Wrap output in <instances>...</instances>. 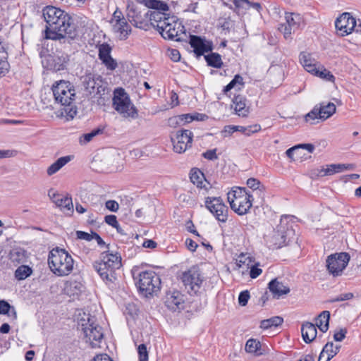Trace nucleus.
<instances>
[{
	"label": "nucleus",
	"instance_id": "5",
	"mask_svg": "<svg viewBox=\"0 0 361 361\" xmlns=\"http://www.w3.org/2000/svg\"><path fill=\"white\" fill-rule=\"evenodd\" d=\"M140 292L145 297H149L157 293L160 289L159 276L153 271H145L139 273L137 277L134 276Z\"/></svg>",
	"mask_w": 361,
	"mask_h": 361
},
{
	"label": "nucleus",
	"instance_id": "24",
	"mask_svg": "<svg viewBox=\"0 0 361 361\" xmlns=\"http://www.w3.org/2000/svg\"><path fill=\"white\" fill-rule=\"evenodd\" d=\"M234 110L240 116H246L248 114V107L246 105V99L241 95L235 96L233 99Z\"/></svg>",
	"mask_w": 361,
	"mask_h": 361
},
{
	"label": "nucleus",
	"instance_id": "62",
	"mask_svg": "<svg viewBox=\"0 0 361 361\" xmlns=\"http://www.w3.org/2000/svg\"><path fill=\"white\" fill-rule=\"evenodd\" d=\"M125 20L126 18H124L122 12L117 8L113 14V18L111 22V23H120Z\"/></svg>",
	"mask_w": 361,
	"mask_h": 361
},
{
	"label": "nucleus",
	"instance_id": "3",
	"mask_svg": "<svg viewBox=\"0 0 361 361\" xmlns=\"http://www.w3.org/2000/svg\"><path fill=\"white\" fill-rule=\"evenodd\" d=\"M109 245H106L109 249ZM121 257L109 252V250L101 254L100 259L93 263V268L106 284L113 283L116 280V271L121 267Z\"/></svg>",
	"mask_w": 361,
	"mask_h": 361
},
{
	"label": "nucleus",
	"instance_id": "31",
	"mask_svg": "<svg viewBox=\"0 0 361 361\" xmlns=\"http://www.w3.org/2000/svg\"><path fill=\"white\" fill-rule=\"evenodd\" d=\"M249 194L250 193L247 191L245 188H233L227 194L228 201L230 202V201L235 200L237 199L240 200L244 197V196H248Z\"/></svg>",
	"mask_w": 361,
	"mask_h": 361
},
{
	"label": "nucleus",
	"instance_id": "64",
	"mask_svg": "<svg viewBox=\"0 0 361 361\" xmlns=\"http://www.w3.org/2000/svg\"><path fill=\"white\" fill-rule=\"evenodd\" d=\"M105 222L114 228H117L118 224L115 215H106L104 218Z\"/></svg>",
	"mask_w": 361,
	"mask_h": 361
},
{
	"label": "nucleus",
	"instance_id": "16",
	"mask_svg": "<svg viewBox=\"0 0 361 361\" xmlns=\"http://www.w3.org/2000/svg\"><path fill=\"white\" fill-rule=\"evenodd\" d=\"M68 61V55L62 54L59 55H48L42 60L43 65L48 69L53 71L63 70Z\"/></svg>",
	"mask_w": 361,
	"mask_h": 361
},
{
	"label": "nucleus",
	"instance_id": "38",
	"mask_svg": "<svg viewBox=\"0 0 361 361\" xmlns=\"http://www.w3.org/2000/svg\"><path fill=\"white\" fill-rule=\"evenodd\" d=\"M243 78L240 75H235L233 79L224 87V92L226 94L231 90L237 87V90H240L241 87L243 85Z\"/></svg>",
	"mask_w": 361,
	"mask_h": 361
},
{
	"label": "nucleus",
	"instance_id": "7",
	"mask_svg": "<svg viewBox=\"0 0 361 361\" xmlns=\"http://www.w3.org/2000/svg\"><path fill=\"white\" fill-rule=\"evenodd\" d=\"M113 105L116 111L125 118H136L137 110L131 103L125 90L120 87L114 92Z\"/></svg>",
	"mask_w": 361,
	"mask_h": 361
},
{
	"label": "nucleus",
	"instance_id": "60",
	"mask_svg": "<svg viewBox=\"0 0 361 361\" xmlns=\"http://www.w3.org/2000/svg\"><path fill=\"white\" fill-rule=\"evenodd\" d=\"M73 157L72 156H65V157H61L60 158H59L56 161L55 163L56 164V165L58 166V167H59V169H61L62 167H63L66 164H68L69 161H71Z\"/></svg>",
	"mask_w": 361,
	"mask_h": 361
},
{
	"label": "nucleus",
	"instance_id": "55",
	"mask_svg": "<svg viewBox=\"0 0 361 361\" xmlns=\"http://www.w3.org/2000/svg\"><path fill=\"white\" fill-rule=\"evenodd\" d=\"M353 297H354V295L352 293H342V294L338 295L336 298L332 299L331 302H341V301H345V300H351L352 298H353Z\"/></svg>",
	"mask_w": 361,
	"mask_h": 361
},
{
	"label": "nucleus",
	"instance_id": "32",
	"mask_svg": "<svg viewBox=\"0 0 361 361\" xmlns=\"http://www.w3.org/2000/svg\"><path fill=\"white\" fill-rule=\"evenodd\" d=\"M204 59L209 66L219 68L223 65L221 56L218 53L212 52L211 54L204 56Z\"/></svg>",
	"mask_w": 361,
	"mask_h": 361
},
{
	"label": "nucleus",
	"instance_id": "30",
	"mask_svg": "<svg viewBox=\"0 0 361 361\" xmlns=\"http://www.w3.org/2000/svg\"><path fill=\"white\" fill-rule=\"evenodd\" d=\"M127 18L134 26L138 28H142L143 22L141 20V16L134 8H128Z\"/></svg>",
	"mask_w": 361,
	"mask_h": 361
},
{
	"label": "nucleus",
	"instance_id": "47",
	"mask_svg": "<svg viewBox=\"0 0 361 361\" xmlns=\"http://www.w3.org/2000/svg\"><path fill=\"white\" fill-rule=\"evenodd\" d=\"M103 128H97L96 129L92 130L90 133H85L82 135V137L84 139L83 142L87 143L90 142L92 138L99 134H102L103 133ZM80 142H82V139L80 138Z\"/></svg>",
	"mask_w": 361,
	"mask_h": 361
},
{
	"label": "nucleus",
	"instance_id": "56",
	"mask_svg": "<svg viewBox=\"0 0 361 361\" xmlns=\"http://www.w3.org/2000/svg\"><path fill=\"white\" fill-rule=\"evenodd\" d=\"M346 334H347L346 329H340L338 331H335V333L334 334V341H337V342L342 341L345 338Z\"/></svg>",
	"mask_w": 361,
	"mask_h": 361
},
{
	"label": "nucleus",
	"instance_id": "42",
	"mask_svg": "<svg viewBox=\"0 0 361 361\" xmlns=\"http://www.w3.org/2000/svg\"><path fill=\"white\" fill-rule=\"evenodd\" d=\"M190 178L191 182L197 187L200 184L203 183V180H204L205 178L200 170L196 169L195 171L192 170Z\"/></svg>",
	"mask_w": 361,
	"mask_h": 361
},
{
	"label": "nucleus",
	"instance_id": "29",
	"mask_svg": "<svg viewBox=\"0 0 361 361\" xmlns=\"http://www.w3.org/2000/svg\"><path fill=\"white\" fill-rule=\"evenodd\" d=\"M286 24H288L290 28L293 29V32H295L300 27L302 24H303L302 16L298 13H286Z\"/></svg>",
	"mask_w": 361,
	"mask_h": 361
},
{
	"label": "nucleus",
	"instance_id": "18",
	"mask_svg": "<svg viewBox=\"0 0 361 361\" xmlns=\"http://www.w3.org/2000/svg\"><path fill=\"white\" fill-rule=\"evenodd\" d=\"M253 197L251 194L242 199L230 201L231 208L238 215L247 214L252 205Z\"/></svg>",
	"mask_w": 361,
	"mask_h": 361
},
{
	"label": "nucleus",
	"instance_id": "1",
	"mask_svg": "<svg viewBox=\"0 0 361 361\" xmlns=\"http://www.w3.org/2000/svg\"><path fill=\"white\" fill-rule=\"evenodd\" d=\"M42 15L47 23L45 38L52 40L68 39V42L75 38L77 31L71 16L64 11L55 6L44 8Z\"/></svg>",
	"mask_w": 361,
	"mask_h": 361
},
{
	"label": "nucleus",
	"instance_id": "17",
	"mask_svg": "<svg viewBox=\"0 0 361 361\" xmlns=\"http://www.w3.org/2000/svg\"><path fill=\"white\" fill-rule=\"evenodd\" d=\"M189 43L197 56H202L204 53L212 50V43L200 36L190 35Z\"/></svg>",
	"mask_w": 361,
	"mask_h": 361
},
{
	"label": "nucleus",
	"instance_id": "23",
	"mask_svg": "<svg viewBox=\"0 0 361 361\" xmlns=\"http://www.w3.org/2000/svg\"><path fill=\"white\" fill-rule=\"evenodd\" d=\"M269 288L273 293L274 297L276 298H279L281 295L290 292V288L277 279H273L269 282Z\"/></svg>",
	"mask_w": 361,
	"mask_h": 361
},
{
	"label": "nucleus",
	"instance_id": "57",
	"mask_svg": "<svg viewBox=\"0 0 361 361\" xmlns=\"http://www.w3.org/2000/svg\"><path fill=\"white\" fill-rule=\"evenodd\" d=\"M323 173H324V167H322L321 169L317 168V169H311L309 171V176L311 178L315 179L319 177L324 176V174H323Z\"/></svg>",
	"mask_w": 361,
	"mask_h": 361
},
{
	"label": "nucleus",
	"instance_id": "10",
	"mask_svg": "<svg viewBox=\"0 0 361 361\" xmlns=\"http://www.w3.org/2000/svg\"><path fill=\"white\" fill-rule=\"evenodd\" d=\"M181 279L190 295L197 294L199 292L203 280L200 271L197 268L192 267L183 272Z\"/></svg>",
	"mask_w": 361,
	"mask_h": 361
},
{
	"label": "nucleus",
	"instance_id": "54",
	"mask_svg": "<svg viewBox=\"0 0 361 361\" xmlns=\"http://www.w3.org/2000/svg\"><path fill=\"white\" fill-rule=\"evenodd\" d=\"M94 233L95 232H92L91 233H86L85 231H76V236L77 238L80 240H85L87 241H91L92 239H94Z\"/></svg>",
	"mask_w": 361,
	"mask_h": 361
},
{
	"label": "nucleus",
	"instance_id": "46",
	"mask_svg": "<svg viewBox=\"0 0 361 361\" xmlns=\"http://www.w3.org/2000/svg\"><path fill=\"white\" fill-rule=\"evenodd\" d=\"M235 6L234 11L238 12L240 10H247L250 8V1L249 0H232Z\"/></svg>",
	"mask_w": 361,
	"mask_h": 361
},
{
	"label": "nucleus",
	"instance_id": "6",
	"mask_svg": "<svg viewBox=\"0 0 361 361\" xmlns=\"http://www.w3.org/2000/svg\"><path fill=\"white\" fill-rule=\"evenodd\" d=\"M78 325L81 327L84 336L86 338V341L90 342L92 348H96L99 345V343L103 338L102 328L95 324L94 317L90 314L84 313V317L80 319Z\"/></svg>",
	"mask_w": 361,
	"mask_h": 361
},
{
	"label": "nucleus",
	"instance_id": "36",
	"mask_svg": "<svg viewBox=\"0 0 361 361\" xmlns=\"http://www.w3.org/2000/svg\"><path fill=\"white\" fill-rule=\"evenodd\" d=\"M26 257V252L20 247L13 248L10 252V259L14 262H22Z\"/></svg>",
	"mask_w": 361,
	"mask_h": 361
},
{
	"label": "nucleus",
	"instance_id": "63",
	"mask_svg": "<svg viewBox=\"0 0 361 361\" xmlns=\"http://www.w3.org/2000/svg\"><path fill=\"white\" fill-rule=\"evenodd\" d=\"M168 124L172 128H176L178 126L183 125L179 115L169 118L168 120Z\"/></svg>",
	"mask_w": 361,
	"mask_h": 361
},
{
	"label": "nucleus",
	"instance_id": "4",
	"mask_svg": "<svg viewBox=\"0 0 361 361\" xmlns=\"http://www.w3.org/2000/svg\"><path fill=\"white\" fill-rule=\"evenodd\" d=\"M48 264L51 271L58 276L69 275L73 269L74 261L71 255L64 249H52L48 257Z\"/></svg>",
	"mask_w": 361,
	"mask_h": 361
},
{
	"label": "nucleus",
	"instance_id": "14",
	"mask_svg": "<svg viewBox=\"0 0 361 361\" xmlns=\"http://www.w3.org/2000/svg\"><path fill=\"white\" fill-rule=\"evenodd\" d=\"M82 80L85 90L90 94H102V92H104L101 75L90 73L84 75Z\"/></svg>",
	"mask_w": 361,
	"mask_h": 361
},
{
	"label": "nucleus",
	"instance_id": "34",
	"mask_svg": "<svg viewBox=\"0 0 361 361\" xmlns=\"http://www.w3.org/2000/svg\"><path fill=\"white\" fill-rule=\"evenodd\" d=\"M145 5L154 11H169V7L166 3L159 0H143Z\"/></svg>",
	"mask_w": 361,
	"mask_h": 361
},
{
	"label": "nucleus",
	"instance_id": "52",
	"mask_svg": "<svg viewBox=\"0 0 361 361\" xmlns=\"http://www.w3.org/2000/svg\"><path fill=\"white\" fill-rule=\"evenodd\" d=\"M9 64L6 61V57L0 59V78L4 76L8 71Z\"/></svg>",
	"mask_w": 361,
	"mask_h": 361
},
{
	"label": "nucleus",
	"instance_id": "9",
	"mask_svg": "<svg viewBox=\"0 0 361 361\" xmlns=\"http://www.w3.org/2000/svg\"><path fill=\"white\" fill-rule=\"evenodd\" d=\"M350 260L347 252H340L329 255L326 259V268L334 276L341 274Z\"/></svg>",
	"mask_w": 361,
	"mask_h": 361
},
{
	"label": "nucleus",
	"instance_id": "2",
	"mask_svg": "<svg viewBox=\"0 0 361 361\" xmlns=\"http://www.w3.org/2000/svg\"><path fill=\"white\" fill-rule=\"evenodd\" d=\"M52 92L55 102L63 106V111L66 116L73 118L77 114L74 86L69 81L60 80L53 85Z\"/></svg>",
	"mask_w": 361,
	"mask_h": 361
},
{
	"label": "nucleus",
	"instance_id": "41",
	"mask_svg": "<svg viewBox=\"0 0 361 361\" xmlns=\"http://www.w3.org/2000/svg\"><path fill=\"white\" fill-rule=\"evenodd\" d=\"M260 348V342L253 338L249 339L245 344V350L250 353L260 354L258 353Z\"/></svg>",
	"mask_w": 361,
	"mask_h": 361
},
{
	"label": "nucleus",
	"instance_id": "35",
	"mask_svg": "<svg viewBox=\"0 0 361 361\" xmlns=\"http://www.w3.org/2000/svg\"><path fill=\"white\" fill-rule=\"evenodd\" d=\"M318 108L321 109L322 120L323 121L327 119L336 112V106L331 102L326 105L320 104Z\"/></svg>",
	"mask_w": 361,
	"mask_h": 361
},
{
	"label": "nucleus",
	"instance_id": "28",
	"mask_svg": "<svg viewBox=\"0 0 361 361\" xmlns=\"http://www.w3.org/2000/svg\"><path fill=\"white\" fill-rule=\"evenodd\" d=\"M336 355V350H334V343L328 342L319 354L318 361H329Z\"/></svg>",
	"mask_w": 361,
	"mask_h": 361
},
{
	"label": "nucleus",
	"instance_id": "26",
	"mask_svg": "<svg viewBox=\"0 0 361 361\" xmlns=\"http://www.w3.org/2000/svg\"><path fill=\"white\" fill-rule=\"evenodd\" d=\"M54 204L66 214H69L73 212L72 198L69 196L60 195V197L56 199Z\"/></svg>",
	"mask_w": 361,
	"mask_h": 361
},
{
	"label": "nucleus",
	"instance_id": "58",
	"mask_svg": "<svg viewBox=\"0 0 361 361\" xmlns=\"http://www.w3.org/2000/svg\"><path fill=\"white\" fill-rule=\"evenodd\" d=\"M202 157L211 161L218 159V156L216 154V149L206 151L202 154Z\"/></svg>",
	"mask_w": 361,
	"mask_h": 361
},
{
	"label": "nucleus",
	"instance_id": "43",
	"mask_svg": "<svg viewBox=\"0 0 361 361\" xmlns=\"http://www.w3.org/2000/svg\"><path fill=\"white\" fill-rule=\"evenodd\" d=\"M252 263L251 258L247 256V255H245L243 253H241L238 258L236 259V265L238 267H246L247 269L250 268V265Z\"/></svg>",
	"mask_w": 361,
	"mask_h": 361
},
{
	"label": "nucleus",
	"instance_id": "61",
	"mask_svg": "<svg viewBox=\"0 0 361 361\" xmlns=\"http://www.w3.org/2000/svg\"><path fill=\"white\" fill-rule=\"evenodd\" d=\"M250 276L252 279H256L262 274V269H259L257 265L250 264Z\"/></svg>",
	"mask_w": 361,
	"mask_h": 361
},
{
	"label": "nucleus",
	"instance_id": "51",
	"mask_svg": "<svg viewBox=\"0 0 361 361\" xmlns=\"http://www.w3.org/2000/svg\"><path fill=\"white\" fill-rule=\"evenodd\" d=\"M102 63L110 71H114L117 68L116 61L111 56L102 61Z\"/></svg>",
	"mask_w": 361,
	"mask_h": 361
},
{
	"label": "nucleus",
	"instance_id": "33",
	"mask_svg": "<svg viewBox=\"0 0 361 361\" xmlns=\"http://www.w3.org/2000/svg\"><path fill=\"white\" fill-rule=\"evenodd\" d=\"M283 319L281 317L276 316L267 319H264L260 323V328L264 329H269L271 327H277L282 324Z\"/></svg>",
	"mask_w": 361,
	"mask_h": 361
},
{
	"label": "nucleus",
	"instance_id": "49",
	"mask_svg": "<svg viewBox=\"0 0 361 361\" xmlns=\"http://www.w3.org/2000/svg\"><path fill=\"white\" fill-rule=\"evenodd\" d=\"M139 361H148L149 353L145 344H140L137 348Z\"/></svg>",
	"mask_w": 361,
	"mask_h": 361
},
{
	"label": "nucleus",
	"instance_id": "37",
	"mask_svg": "<svg viewBox=\"0 0 361 361\" xmlns=\"http://www.w3.org/2000/svg\"><path fill=\"white\" fill-rule=\"evenodd\" d=\"M243 78L240 75H235L233 79L224 87V92L226 94L231 90L237 87V90H240L241 87L243 85Z\"/></svg>",
	"mask_w": 361,
	"mask_h": 361
},
{
	"label": "nucleus",
	"instance_id": "50",
	"mask_svg": "<svg viewBox=\"0 0 361 361\" xmlns=\"http://www.w3.org/2000/svg\"><path fill=\"white\" fill-rule=\"evenodd\" d=\"M247 185L254 190H259L262 191L264 189V185L261 184L260 181L254 178L247 179Z\"/></svg>",
	"mask_w": 361,
	"mask_h": 361
},
{
	"label": "nucleus",
	"instance_id": "25",
	"mask_svg": "<svg viewBox=\"0 0 361 361\" xmlns=\"http://www.w3.org/2000/svg\"><path fill=\"white\" fill-rule=\"evenodd\" d=\"M113 30L115 32L119 34V39L125 40L128 37V35L131 32V27L128 25L126 20L120 23H115L113 24Z\"/></svg>",
	"mask_w": 361,
	"mask_h": 361
},
{
	"label": "nucleus",
	"instance_id": "45",
	"mask_svg": "<svg viewBox=\"0 0 361 361\" xmlns=\"http://www.w3.org/2000/svg\"><path fill=\"white\" fill-rule=\"evenodd\" d=\"M322 70H319V68H317V73H313V75L319 76V78L324 79L327 81L334 82L335 80V77L331 74V73L326 69L324 68L322 66Z\"/></svg>",
	"mask_w": 361,
	"mask_h": 361
},
{
	"label": "nucleus",
	"instance_id": "13",
	"mask_svg": "<svg viewBox=\"0 0 361 361\" xmlns=\"http://www.w3.org/2000/svg\"><path fill=\"white\" fill-rule=\"evenodd\" d=\"M164 25L159 27V32L164 39H173L176 41H180L178 37L179 32H182L183 26L178 23L175 17H171L170 21L168 23H162Z\"/></svg>",
	"mask_w": 361,
	"mask_h": 361
},
{
	"label": "nucleus",
	"instance_id": "27",
	"mask_svg": "<svg viewBox=\"0 0 361 361\" xmlns=\"http://www.w3.org/2000/svg\"><path fill=\"white\" fill-rule=\"evenodd\" d=\"M330 312L329 311L322 312L316 319V326L322 332H326L329 326Z\"/></svg>",
	"mask_w": 361,
	"mask_h": 361
},
{
	"label": "nucleus",
	"instance_id": "59",
	"mask_svg": "<svg viewBox=\"0 0 361 361\" xmlns=\"http://www.w3.org/2000/svg\"><path fill=\"white\" fill-rule=\"evenodd\" d=\"M336 166H334L336 169V173L342 172L345 170H353L355 168V165L353 164H335Z\"/></svg>",
	"mask_w": 361,
	"mask_h": 361
},
{
	"label": "nucleus",
	"instance_id": "12",
	"mask_svg": "<svg viewBox=\"0 0 361 361\" xmlns=\"http://www.w3.org/2000/svg\"><path fill=\"white\" fill-rule=\"evenodd\" d=\"M173 149L176 153H183L191 147L192 133L189 130H182L177 132L175 138H171Z\"/></svg>",
	"mask_w": 361,
	"mask_h": 361
},
{
	"label": "nucleus",
	"instance_id": "11",
	"mask_svg": "<svg viewBox=\"0 0 361 361\" xmlns=\"http://www.w3.org/2000/svg\"><path fill=\"white\" fill-rule=\"evenodd\" d=\"M204 204L205 207L214 215L218 221L221 222L227 221L228 209L220 197H207L205 198Z\"/></svg>",
	"mask_w": 361,
	"mask_h": 361
},
{
	"label": "nucleus",
	"instance_id": "22",
	"mask_svg": "<svg viewBox=\"0 0 361 361\" xmlns=\"http://www.w3.org/2000/svg\"><path fill=\"white\" fill-rule=\"evenodd\" d=\"M300 62L307 72L312 74L317 73V61L312 57L310 54L301 52L300 54Z\"/></svg>",
	"mask_w": 361,
	"mask_h": 361
},
{
	"label": "nucleus",
	"instance_id": "8",
	"mask_svg": "<svg viewBox=\"0 0 361 361\" xmlns=\"http://www.w3.org/2000/svg\"><path fill=\"white\" fill-rule=\"evenodd\" d=\"M289 216H283L281 218L280 224L274 230L272 235L269 242L272 249H279L286 245L287 239L293 234V229H289L288 219Z\"/></svg>",
	"mask_w": 361,
	"mask_h": 361
},
{
	"label": "nucleus",
	"instance_id": "15",
	"mask_svg": "<svg viewBox=\"0 0 361 361\" xmlns=\"http://www.w3.org/2000/svg\"><path fill=\"white\" fill-rule=\"evenodd\" d=\"M355 25L356 20L349 13H343L335 21L336 28L342 36L351 33Z\"/></svg>",
	"mask_w": 361,
	"mask_h": 361
},
{
	"label": "nucleus",
	"instance_id": "21",
	"mask_svg": "<svg viewBox=\"0 0 361 361\" xmlns=\"http://www.w3.org/2000/svg\"><path fill=\"white\" fill-rule=\"evenodd\" d=\"M302 336L306 343L313 341L317 334L316 326L310 322H305L301 327Z\"/></svg>",
	"mask_w": 361,
	"mask_h": 361
},
{
	"label": "nucleus",
	"instance_id": "20",
	"mask_svg": "<svg viewBox=\"0 0 361 361\" xmlns=\"http://www.w3.org/2000/svg\"><path fill=\"white\" fill-rule=\"evenodd\" d=\"M166 11H152L147 12L146 16H149L152 26L157 27L159 30V26H164L162 23H168L171 18V17L166 13Z\"/></svg>",
	"mask_w": 361,
	"mask_h": 361
},
{
	"label": "nucleus",
	"instance_id": "44",
	"mask_svg": "<svg viewBox=\"0 0 361 361\" xmlns=\"http://www.w3.org/2000/svg\"><path fill=\"white\" fill-rule=\"evenodd\" d=\"M111 47L106 43L99 47V59L102 61L106 58L111 56Z\"/></svg>",
	"mask_w": 361,
	"mask_h": 361
},
{
	"label": "nucleus",
	"instance_id": "39",
	"mask_svg": "<svg viewBox=\"0 0 361 361\" xmlns=\"http://www.w3.org/2000/svg\"><path fill=\"white\" fill-rule=\"evenodd\" d=\"M32 273V269L26 265H21L15 271V277L20 281L27 279Z\"/></svg>",
	"mask_w": 361,
	"mask_h": 361
},
{
	"label": "nucleus",
	"instance_id": "48",
	"mask_svg": "<svg viewBox=\"0 0 361 361\" xmlns=\"http://www.w3.org/2000/svg\"><path fill=\"white\" fill-rule=\"evenodd\" d=\"M12 309L14 317L16 318V312L13 307L6 300H0V314H6Z\"/></svg>",
	"mask_w": 361,
	"mask_h": 361
},
{
	"label": "nucleus",
	"instance_id": "40",
	"mask_svg": "<svg viewBox=\"0 0 361 361\" xmlns=\"http://www.w3.org/2000/svg\"><path fill=\"white\" fill-rule=\"evenodd\" d=\"M305 119L306 122H310L312 125L315 124L316 123L314 121L315 119L322 120L321 109L318 108V106H315L311 111L306 114Z\"/></svg>",
	"mask_w": 361,
	"mask_h": 361
},
{
	"label": "nucleus",
	"instance_id": "19",
	"mask_svg": "<svg viewBox=\"0 0 361 361\" xmlns=\"http://www.w3.org/2000/svg\"><path fill=\"white\" fill-rule=\"evenodd\" d=\"M165 305L171 311H180L184 308L183 295L178 291L168 293L166 296Z\"/></svg>",
	"mask_w": 361,
	"mask_h": 361
},
{
	"label": "nucleus",
	"instance_id": "53",
	"mask_svg": "<svg viewBox=\"0 0 361 361\" xmlns=\"http://www.w3.org/2000/svg\"><path fill=\"white\" fill-rule=\"evenodd\" d=\"M250 293L248 290H244L240 293L238 296V303L241 306H245L250 299Z\"/></svg>",
	"mask_w": 361,
	"mask_h": 361
}]
</instances>
